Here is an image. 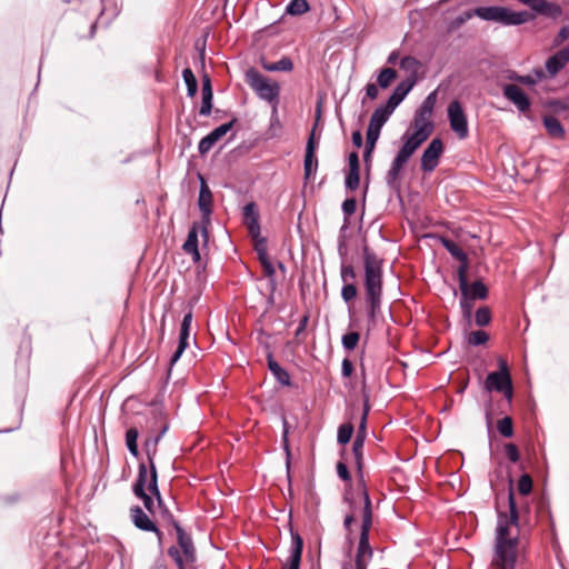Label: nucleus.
I'll list each match as a JSON object with an SVG mask.
<instances>
[{"label": "nucleus", "instance_id": "obj_1", "mask_svg": "<svg viewBox=\"0 0 569 569\" xmlns=\"http://www.w3.org/2000/svg\"><path fill=\"white\" fill-rule=\"evenodd\" d=\"M509 515L499 512L496 528L493 569H515L519 545V512L510 486L508 493Z\"/></svg>", "mask_w": 569, "mask_h": 569}, {"label": "nucleus", "instance_id": "obj_2", "mask_svg": "<svg viewBox=\"0 0 569 569\" xmlns=\"http://www.w3.org/2000/svg\"><path fill=\"white\" fill-rule=\"evenodd\" d=\"M363 290L369 327L375 326L381 312L383 295V259L367 244L362 248Z\"/></svg>", "mask_w": 569, "mask_h": 569}, {"label": "nucleus", "instance_id": "obj_3", "mask_svg": "<svg viewBox=\"0 0 569 569\" xmlns=\"http://www.w3.org/2000/svg\"><path fill=\"white\" fill-rule=\"evenodd\" d=\"M361 483H363L361 481ZM363 508L361 511V530L355 558V566L367 568L373 557V549L369 542L370 529L372 527V503L368 489L362 485Z\"/></svg>", "mask_w": 569, "mask_h": 569}, {"label": "nucleus", "instance_id": "obj_4", "mask_svg": "<svg viewBox=\"0 0 569 569\" xmlns=\"http://www.w3.org/2000/svg\"><path fill=\"white\" fill-rule=\"evenodd\" d=\"M428 138H422L421 134L417 132H412L411 134L405 133L402 137L403 144L396 154L395 159L391 162V166L386 174V182L389 187L395 188L398 184L400 173L416 152V150L427 140Z\"/></svg>", "mask_w": 569, "mask_h": 569}, {"label": "nucleus", "instance_id": "obj_5", "mask_svg": "<svg viewBox=\"0 0 569 569\" xmlns=\"http://www.w3.org/2000/svg\"><path fill=\"white\" fill-rule=\"evenodd\" d=\"M428 138H422L421 134L417 132H412L411 134L405 133L402 137L403 144L396 154L395 159L391 162V166L386 174V182L389 187L395 188L398 184L400 173L416 152V150L427 140Z\"/></svg>", "mask_w": 569, "mask_h": 569}, {"label": "nucleus", "instance_id": "obj_6", "mask_svg": "<svg viewBox=\"0 0 569 569\" xmlns=\"http://www.w3.org/2000/svg\"><path fill=\"white\" fill-rule=\"evenodd\" d=\"M473 13L481 20L497 22L502 26H521L535 18L526 10L513 11L501 6L478 7L473 9Z\"/></svg>", "mask_w": 569, "mask_h": 569}, {"label": "nucleus", "instance_id": "obj_7", "mask_svg": "<svg viewBox=\"0 0 569 569\" xmlns=\"http://www.w3.org/2000/svg\"><path fill=\"white\" fill-rule=\"evenodd\" d=\"M247 84L256 92V94L272 106L273 113H277L280 96V86L277 81L271 80L261 74L254 68H250L246 72Z\"/></svg>", "mask_w": 569, "mask_h": 569}, {"label": "nucleus", "instance_id": "obj_8", "mask_svg": "<svg viewBox=\"0 0 569 569\" xmlns=\"http://www.w3.org/2000/svg\"><path fill=\"white\" fill-rule=\"evenodd\" d=\"M437 102V92H430L413 116V131L421 134L422 138H429L435 129L432 113Z\"/></svg>", "mask_w": 569, "mask_h": 569}, {"label": "nucleus", "instance_id": "obj_9", "mask_svg": "<svg viewBox=\"0 0 569 569\" xmlns=\"http://www.w3.org/2000/svg\"><path fill=\"white\" fill-rule=\"evenodd\" d=\"M176 533L178 545L181 548L183 557L180 553L179 549L174 546H171L168 549V555L176 562L178 569H186L184 561L193 562L196 560V549L193 546L192 538L190 537L189 533L184 531V529L180 525H176Z\"/></svg>", "mask_w": 569, "mask_h": 569}, {"label": "nucleus", "instance_id": "obj_10", "mask_svg": "<svg viewBox=\"0 0 569 569\" xmlns=\"http://www.w3.org/2000/svg\"><path fill=\"white\" fill-rule=\"evenodd\" d=\"M498 366V371H492L487 376L485 388L488 391L501 392L508 400H511L513 388L508 363L505 359L499 358Z\"/></svg>", "mask_w": 569, "mask_h": 569}, {"label": "nucleus", "instance_id": "obj_11", "mask_svg": "<svg viewBox=\"0 0 569 569\" xmlns=\"http://www.w3.org/2000/svg\"><path fill=\"white\" fill-rule=\"evenodd\" d=\"M388 116L383 114V112H380L377 109L373 111L370 118L369 126L367 129L366 148L363 152V161L368 168L370 167L371 156L375 150L376 143L379 139L380 131L385 123L388 121Z\"/></svg>", "mask_w": 569, "mask_h": 569}, {"label": "nucleus", "instance_id": "obj_12", "mask_svg": "<svg viewBox=\"0 0 569 569\" xmlns=\"http://www.w3.org/2000/svg\"><path fill=\"white\" fill-rule=\"evenodd\" d=\"M167 431V427H164L161 431V433L156 437L154 439H148L144 442L146 452L148 456V462L150 466V482L148 486V490L150 493L157 499L159 507H162V498L161 493L158 488V476H157V469L154 465V456L157 452V445L161 438V436Z\"/></svg>", "mask_w": 569, "mask_h": 569}, {"label": "nucleus", "instance_id": "obj_13", "mask_svg": "<svg viewBox=\"0 0 569 569\" xmlns=\"http://www.w3.org/2000/svg\"><path fill=\"white\" fill-rule=\"evenodd\" d=\"M415 86V78L407 77L405 80H402L396 86L388 101L385 104L379 106L377 110L383 112V114L390 118L396 108L405 100V98L413 89Z\"/></svg>", "mask_w": 569, "mask_h": 569}, {"label": "nucleus", "instance_id": "obj_14", "mask_svg": "<svg viewBox=\"0 0 569 569\" xmlns=\"http://www.w3.org/2000/svg\"><path fill=\"white\" fill-rule=\"evenodd\" d=\"M447 112L451 130L459 139H466L469 134L468 119L461 103L458 100L451 101Z\"/></svg>", "mask_w": 569, "mask_h": 569}, {"label": "nucleus", "instance_id": "obj_15", "mask_svg": "<svg viewBox=\"0 0 569 569\" xmlns=\"http://www.w3.org/2000/svg\"><path fill=\"white\" fill-rule=\"evenodd\" d=\"M200 181L201 183L198 198V206L202 213L200 231L204 238V241H208V224L210 222V214L212 212L213 198L208 184L206 183L202 177H200Z\"/></svg>", "mask_w": 569, "mask_h": 569}, {"label": "nucleus", "instance_id": "obj_16", "mask_svg": "<svg viewBox=\"0 0 569 569\" xmlns=\"http://www.w3.org/2000/svg\"><path fill=\"white\" fill-rule=\"evenodd\" d=\"M130 516L133 525L142 530L154 532L158 539L159 546H162L163 542V532L156 526V523L149 518V516L139 507L133 506L130 509Z\"/></svg>", "mask_w": 569, "mask_h": 569}, {"label": "nucleus", "instance_id": "obj_17", "mask_svg": "<svg viewBox=\"0 0 569 569\" xmlns=\"http://www.w3.org/2000/svg\"><path fill=\"white\" fill-rule=\"evenodd\" d=\"M443 152V143L441 139L435 138L431 140L429 146L425 149L421 156V169L425 172L433 171L438 163L439 159Z\"/></svg>", "mask_w": 569, "mask_h": 569}, {"label": "nucleus", "instance_id": "obj_18", "mask_svg": "<svg viewBox=\"0 0 569 569\" xmlns=\"http://www.w3.org/2000/svg\"><path fill=\"white\" fill-rule=\"evenodd\" d=\"M440 242L443 248L455 258L460 264L457 270L458 280L462 281V278L467 277L469 269V261L467 253L451 239L441 237Z\"/></svg>", "mask_w": 569, "mask_h": 569}, {"label": "nucleus", "instance_id": "obj_19", "mask_svg": "<svg viewBox=\"0 0 569 569\" xmlns=\"http://www.w3.org/2000/svg\"><path fill=\"white\" fill-rule=\"evenodd\" d=\"M237 122V119L233 118L231 121L227 123H222L221 126L213 129L210 133H208L206 137H203L199 144H198V151L200 154L208 153L211 148L224 136L228 131L231 130V128Z\"/></svg>", "mask_w": 569, "mask_h": 569}, {"label": "nucleus", "instance_id": "obj_20", "mask_svg": "<svg viewBox=\"0 0 569 569\" xmlns=\"http://www.w3.org/2000/svg\"><path fill=\"white\" fill-rule=\"evenodd\" d=\"M192 318H193V313L191 310H189L183 316L181 327H180V333H179V343L170 359L171 366L174 365L180 359L181 355L183 353L186 348L189 346Z\"/></svg>", "mask_w": 569, "mask_h": 569}, {"label": "nucleus", "instance_id": "obj_21", "mask_svg": "<svg viewBox=\"0 0 569 569\" xmlns=\"http://www.w3.org/2000/svg\"><path fill=\"white\" fill-rule=\"evenodd\" d=\"M317 143L315 140V128L312 129L306 146L305 161H303V178L309 181L318 168V159L316 157Z\"/></svg>", "mask_w": 569, "mask_h": 569}, {"label": "nucleus", "instance_id": "obj_22", "mask_svg": "<svg viewBox=\"0 0 569 569\" xmlns=\"http://www.w3.org/2000/svg\"><path fill=\"white\" fill-rule=\"evenodd\" d=\"M569 62V46L561 48L555 54L550 56L545 68L550 78L556 77Z\"/></svg>", "mask_w": 569, "mask_h": 569}, {"label": "nucleus", "instance_id": "obj_23", "mask_svg": "<svg viewBox=\"0 0 569 569\" xmlns=\"http://www.w3.org/2000/svg\"><path fill=\"white\" fill-rule=\"evenodd\" d=\"M291 546L290 556L284 569H299L303 550V539L298 531L290 528Z\"/></svg>", "mask_w": 569, "mask_h": 569}, {"label": "nucleus", "instance_id": "obj_24", "mask_svg": "<svg viewBox=\"0 0 569 569\" xmlns=\"http://www.w3.org/2000/svg\"><path fill=\"white\" fill-rule=\"evenodd\" d=\"M503 96L511 101L521 112L529 110L530 100L523 90L517 84H506L503 87Z\"/></svg>", "mask_w": 569, "mask_h": 569}, {"label": "nucleus", "instance_id": "obj_25", "mask_svg": "<svg viewBox=\"0 0 569 569\" xmlns=\"http://www.w3.org/2000/svg\"><path fill=\"white\" fill-rule=\"evenodd\" d=\"M198 232H199V226L197 223H193V226L190 228L187 239L182 246L183 251L187 254L191 256L193 262H198L200 260Z\"/></svg>", "mask_w": 569, "mask_h": 569}, {"label": "nucleus", "instance_id": "obj_26", "mask_svg": "<svg viewBox=\"0 0 569 569\" xmlns=\"http://www.w3.org/2000/svg\"><path fill=\"white\" fill-rule=\"evenodd\" d=\"M459 281V289L461 291V299H460V308L462 311V316L466 319H470L472 309H473V299L469 296V289H468V279L462 278Z\"/></svg>", "mask_w": 569, "mask_h": 569}, {"label": "nucleus", "instance_id": "obj_27", "mask_svg": "<svg viewBox=\"0 0 569 569\" xmlns=\"http://www.w3.org/2000/svg\"><path fill=\"white\" fill-rule=\"evenodd\" d=\"M363 446H365V440H362V439H355V441L352 443V452L355 456L357 470L359 472L358 491L361 497H362L361 481L365 482L363 475H362V468H363L362 449H363ZM363 485L366 486V483H363Z\"/></svg>", "mask_w": 569, "mask_h": 569}, {"label": "nucleus", "instance_id": "obj_28", "mask_svg": "<svg viewBox=\"0 0 569 569\" xmlns=\"http://www.w3.org/2000/svg\"><path fill=\"white\" fill-rule=\"evenodd\" d=\"M268 368L279 383L283 386L290 385L289 372L273 359L271 353L268 356Z\"/></svg>", "mask_w": 569, "mask_h": 569}, {"label": "nucleus", "instance_id": "obj_29", "mask_svg": "<svg viewBox=\"0 0 569 569\" xmlns=\"http://www.w3.org/2000/svg\"><path fill=\"white\" fill-rule=\"evenodd\" d=\"M543 124L548 134L556 139H563L566 131L560 121L553 116H546L543 118Z\"/></svg>", "mask_w": 569, "mask_h": 569}, {"label": "nucleus", "instance_id": "obj_30", "mask_svg": "<svg viewBox=\"0 0 569 569\" xmlns=\"http://www.w3.org/2000/svg\"><path fill=\"white\" fill-rule=\"evenodd\" d=\"M261 66L266 71H269V72H276V71L289 72L293 69L292 60L289 57H282L277 62H267V61L262 60Z\"/></svg>", "mask_w": 569, "mask_h": 569}, {"label": "nucleus", "instance_id": "obj_31", "mask_svg": "<svg viewBox=\"0 0 569 569\" xmlns=\"http://www.w3.org/2000/svg\"><path fill=\"white\" fill-rule=\"evenodd\" d=\"M150 482V469L148 470V467L146 463H140L138 467V477L133 485L132 490L138 491L142 493V490L148 489Z\"/></svg>", "mask_w": 569, "mask_h": 569}, {"label": "nucleus", "instance_id": "obj_32", "mask_svg": "<svg viewBox=\"0 0 569 569\" xmlns=\"http://www.w3.org/2000/svg\"><path fill=\"white\" fill-rule=\"evenodd\" d=\"M399 67L408 72L407 77H413L416 81L418 80L420 62L417 58L412 56H406L400 60Z\"/></svg>", "mask_w": 569, "mask_h": 569}, {"label": "nucleus", "instance_id": "obj_33", "mask_svg": "<svg viewBox=\"0 0 569 569\" xmlns=\"http://www.w3.org/2000/svg\"><path fill=\"white\" fill-rule=\"evenodd\" d=\"M397 71L392 68H383L380 70L377 82L381 89H387L391 82L397 78Z\"/></svg>", "mask_w": 569, "mask_h": 569}, {"label": "nucleus", "instance_id": "obj_34", "mask_svg": "<svg viewBox=\"0 0 569 569\" xmlns=\"http://www.w3.org/2000/svg\"><path fill=\"white\" fill-rule=\"evenodd\" d=\"M309 9L307 0H291L286 8V12L290 16H301L308 12Z\"/></svg>", "mask_w": 569, "mask_h": 569}, {"label": "nucleus", "instance_id": "obj_35", "mask_svg": "<svg viewBox=\"0 0 569 569\" xmlns=\"http://www.w3.org/2000/svg\"><path fill=\"white\" fill-rule=\"evenodd\" d=\"M182 78H183L184 83L187 86L188 96L189 97H194V94L198 91V81H197V78L193 74L192 70L190 68L183 69Z\"/></svg>", "mask_w": 569, "mask_h": 569}, {"label": "nucleus", "instance_id": "obj_36", "mask_svg": "<svg viewBox=\"0 0 569 569\" xmlns=\"http://www.w3.org/2000/svg\"><path fill=\"white\" fill-rule=\"evenodd\" d=\"M138 437H139V432H138L137 428H129L126 432V445H127L129 452L133 457H138V455H139V449H138V443H137Z\"/></svg>", "mask_w": 569, "mask_h": 569}, {"label": "nucleus", "instance_id": "obj_37", "mask_svg": "<svg viewBox=\"0 0 569 569\" xmlns=\"http://www.w3.org/2000/svg\"><path fill=\"white\" fill-rule=\"evenodd\" d=\"M468 289H469V296L473 300L475 299H486L488 296V289L483 284L482 281L477 280V281L472 282L470 287L468 286Z\"/></svg>", "mask_w": 569, "mask_h": 569}, {"label": "nucleus", "instance_id": "obj_38", "mask_svg": "<svg viewBox=\"0 0 569 569\" xmlns=\"http://www.w3.org/2000/svg\"><path fill=\"white\" fill-rule=\"evenodd\" d=\"M498 432L505 438H511L513 436V423L510 417H505L497 422Z\"/></svg>", "mask_w": 569, "mask_h": 569}, {"label": "nucleus", "instance_id": "obj_39", "mask_svg": "<svg viewBox=\"0 0 569 569\" xmlns=\"http://www.w3.org/2000/svg\"><path fill=\"white\" fill-rule=\"evenodd\" d=\"M360 184V169H349L346 179L345 186L350 191H356Z\"/></svg>", "mask_w": 569, "mask_h": 569}, {"label": "nucleus", "instance_id": "obj_40", "mask_svg": "<svg viewBox=\"0 0 569 569\" xmlns=\"http://www.w3.org/2000/svg\"><path fill=\"white\" fill-rule=\"evenodd\" d=\"M353 430V426L349 422L340 425L338 428L337 441L340 445H347L352 437Z\"/></svg>", "mask_w": 569, "mask_h": 569}, {"label": "nucleus", "instance_id": "obj_41", "mask_svg": "<svg viewBox=\"0 0 569 569\" xmlns=\"http://www.w3.org/2000/svg\"><path fill=\"white\" fill-rule=\"evenodd\" d=\"M489 335L483 330L471 331L467 337V342L470 346L477 347L487 343Z\"/></svg>", "mask_w": 569, "mask_h": 569}, {"label": "nucleus", "instance_id": "obj_42", "mask_svg": "<svg viewBox=\"0 0 569 569\" xmlns=\"http://www.w3.org/2000/svg\"><path fill=\"white\" fill-rule=\"evenodd\" d=\"M350 495H351L350 491L347 490L346 493H345V500L347 502H349L351 510H355L353 502L351 501ZM353 521H355V513H353V511H351L350 513H347L345 519H343V528L346 529V531L348 533V539H349L350 542H351V538H350L351 525H352Z\"/></svg>", "mask_w": 569, "mask_h": 569}, {"label": "nucleus", "instance_id": "obj_43", "mask_svg": "<svg viewBox=\"0 0 569 569\" xmlns=\"http://www.w3.org/2000/svg\"><path fill=\"white\" fill-rule=\"evenodd\" d=\"M475 16L473 13V10L472 11H466L461 14H459L458 17H456L455 19H452L449 23H448V31L449 32H452L457 29H459L460 27H462L469 19H471L472 17Z\"/></svg>", "mask_w": 569, "mask_h": 569}, {"label": "nucleus", "instance_id": "obj_44", "mask_svg": "<svg viewBox=\"0 0 569 569\" xmlns=\"http://www.w3.org/2000/svg\"><path fill=\"white\" fill-rule=\"evenodd\" d=\"M491 321V311L488 307H480L475 315V322L478 327L488 326Z\"/></svg>", "mask_w": 569, "mask_h": 569}, {"label": "nucleus", "instance_id": "obj_45", "mask_svg": "<svg viewBox=\"0 0 569 569\" xmlns=\"http://www.w3.org/2000/svg\"><path fill=\"white\" fill-rule=\"evenodd\" d=\"M532 478L528 473H523L518 480L517 489L520 495L528 496L532 490Z\"/></svg>", "mask_w": 569, "mask_h": 569}, {"label": "nucleus", "instance_id": "obj_46", "mask_svg": "<svg viewBox=\"0 0 569 569\" xmlns=\"http://www.w3.org/2000/svg\"><path fill=\"white\" fill-rule=\"evenodd\" d=\"M360 335L351 331L342 336L341 343L347 351H352L357 347Z\"/></svg>", "mask_w": 569, "mask_h": 569}, {"label": "nucleus", "instance_id": "obj_47", "mask_svg": "<svg viewBox=\"0 0 569 569\" xmlns=\"http://www.w3.org/2000/svg\"><path fill=\"white\" fill-rule=\"evenodd\" d=\"M244 223L259 221V212L254 202H249L243 207Z\"/></svg>", "mask_w": 569, "mask_h": 569}, {"label": "nucleus", "instance_id": "obj_48", "mask_svg": "<svg viewBox=\"0 0 569 569\" xmlns=\"http://www.w3.org/2000/svg\"><path fill=\"white\" fill-rule=\"evenodd\" d=\"M369 409H370L369 403H368V401H366L365 408H363V413L361 416V421L358 427V432H357L356 439L366 440V436H367L366 427H367V417H368Z\"/></svg>", "mask_w": 569, "mask_h": 569}, {"label": "nucleus", "instance_id": "obj_49", "mask_svg": "<svg viewBox=\"0 0 569 569\" xmlns=\"http://www.w3.org/2000/svg\"><path fill=\"white\" fill-rule=\"evenodd\" d=\"M341 297L346 302H350L357 297V287L353 282L343 284L341 289Z\"/></svg>", "mask_w": 569, "mask_h": 569}, {"label": "nucleus", "instance_id": "obj_50", "mask_svg": "<svg viewBox=\"0 0 569 569\" xmlns=\"http://www.w3.org/2000/svg\"><path fill=\"white\" fill-rule=\"evenodd\" d=\"M505 453H506L507 458L513 463L518 462L520 459L519 449L515 443H506L505 445Z\"/></svg>", "mask_w": 569, "mask_h": 569}, {"label": "nucleus", "instance_id": "obj_51", "mask_svg": "<svg viewBox=\"0 0 569 569\" xmlns=\"http://www.w3.org/2000/svg\"><path fill=\"white\" fill-rule=\"evenodd\" d=\"M341 279L343 283L353 282L356 279V271L351 264H342L341 267Z\"/></svg>", "mask_w": 569, "mask_h": 569}, {"label": "nucleus", "instance_id": "obj_52", "mask_svg": "<svg viewBox=\"0 0 569 569\" xmlns=\"http://www.w3.org/2000/svg\"><path fill=\"white\" fill-rule=\"evenodd\" d=\"M212 99L213 96L207 94L202 96L201 107L199 110L200 116L208 117L212 110Z\"/></svg>", "mask_w": 569, "mask_h": 569}, {"label": "nucleus", "instance_id": "obj_53", "mask_svg": "<svg viewBox=\"0 0 569 569\" xmlns=\"http://www.w3.org/2000/svg\"><path fill=\"white\" fill-rule=\"evenodd\" d=\"M569 39V26H563L552 40L553 47L561 46L566 40Z\"/></svg>", "mask_w": 569, "mask_h": 569}, {"label": "nucleus", "instance_id": "obj_54", "mask_svg": "<svg viewBox=\"0 0 569 569\" xmlns=\"http://www.w3.org/2000/svg\"><path fill=\"white\" fill-rule=\"evenodd\" d=\"M357 200L355 198H348L342 202V211L346 217H350L356 212Z\"/></svg>", "mask_w": 569, "mask_h": 569}, {"label": "nucleus", "instance_id": "obj_55", "mask_svg": "<svg viewBox=\"0 0 569 569\" xmlns=\"http://www.w3.org/2000/svg\"><path fill=\"white\" fill-rule=\"evenodd\" d=\"M134 496L139 499H141L143 501V505H144V508L152 512V508H153V500H152V497L149 496L146 490H142V493L138 492V491H133Z\"/></svg>", "mask_w": 569, "mask_h": 569}, {"label": "nucleus", "instance_id": "obj_56", "mask_svg": "<svg viewBox=\"0 0 569 569\" xmlns=\"http://www.w3.org/2000/svg\"><path fill=\"white\" fill-rule=\"evenodd\" d=\"M337 473H338L339 478H341L343 481H347V482L351 481L350 472H349L348 467H347V465L345 462L339 461L337 463Z\"/></svg>", "mask_w": 569, "mask_h": 569}, {"label": "nucleus", "instance_id": "obj_57", "mask_svg": "<svg viewBox=\"0 0 569 569\" xmlns=\"http://www.w3.org/2000/svg\"><path fill=\"white\" fill-rule=\"evenodd\" d=\"M246 226L248 228L249 234L253 239L260 238V222L259 221L249 222V223H246Z\"/></svg>", "mask_w": 569, "mask_h": 569}, {"label": "nucleus", "instance_id": "obj_58", "mask_svg": "<svg viewBox=\"0 0 569 569\" xmlns=\"http://www.w3.org/2000/svg\"><path fill=\"white\" fill-rule=\"evenodd\" d=\"M353 372V363L345 358L341 363V373L343 377H350Z\"/></svg>", "mask_w": 569, "mask_h": 569}, {"label": "nucleus", "instance_id": "obj_59", "mask_svg": "<svg viewBox=\"0 0 569 569\" xmlns=\"http://www.w3.org/2000/svg\"><path fill=\"white\" fill-rule=\"evenodd\" d=\"M349 169H360L359 156L357 152H350L348 156Z\"/></svg>", "mask_w": 569, "mask_h": 569}, {"label": "nucleus", "instance_id": "obj_60", "mask_svg": "<svg viewBox=\"0 0 569 569\" xmlns=\"http://www.w3.org/2000/svg\"><path fill=\"white\" fill-rule=\"evenodd\" d=\"M262 269H263L266 277L271 279V281L273 282L274 274H276V269L273 267V263L271 261L264 262V264H262Z\"/></svg>", "mask_w": 569, "mask_h": 569}, {"label": "nucleus", "instance_id": "obj_61", "mask_svg": "<svg viewBox=\"0 0 569 569\" xmlns=\"http://www.w3.org/2000/svg\"><path fill=\"white\" fill-rule=\"evenodd\" d=\"M365 89L367 97L371 100H375L379 94L378 86L375 83H368Z\"/></svg>", "mask_w": 569, "mask_h": 569}, {"label": "nucleus", "instance_id": "obj_62", "mask_svg": "<svg viewBox=\"0 0 569 569\" xmlns=\"http://www.w3.org/2000/svg\"><path fill=\"white\" fill-rule=\"evenodd\" d=\"M309 321V316L303 315L299 321L298 328L296 329L295 336L299 337L302 332H305Z\"/></svg>", "mask_w": 569, "mask_h": 569}, {"label": "nucleus", "instance_id": "obj_63", "mask_svg": "<svg viewBox=\"0 0 569 569\" xmlns=\"http://www.w3.org/2000/svg\"><path fill=\"white\" fill-rule=\"evenodd\" d=\"M162 518L166 522H168L169 525H171L173 527V529L176 530V525H180L173 517V515L167 509V508H163L162 510Z\"/></svg>", "mask_w": 569, "mask_h": 569}, {"label": "nucleus", "instance_id": "obj_64", "mask_svg": "<svg viewBox=\"0 0 569 569\" xmlns=\"http://www.w3.org/2000/svg\"><path fill=\"white\" fill-rule=\"evenodd\" d=\"M213 96L212 87H211V80L208 76H204L202 78V96Z\"/></svg>", "mask_w": 569, "mask_h": 569}]
</instances>
